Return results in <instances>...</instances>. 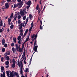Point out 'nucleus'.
<instances>
[{"instance_id": "obj_1", "label": "nucleus", "mask_w": 77, "mask_h": 77, "mask_svg": "<svg viewBox=\"0 0 77 77\" xmlns=\"http://www.w3.org/2000/svg\"><path fill=\"white\" fill-rule=\"evenodd\" d=\"M23 2H21L20 3H17V4H14V6L13 7L14 8H18H18H21L22 7L23 5Z\"/></svg>"}, {"instance_id": "obj_2", "label": "nucleus", "mask_w": 77, "mask_h": 77, "mask_svg": "<svg viewBox=\"0 0 77 77\" xmlns=\"http://www.w3.org/2000/svg\"><path fill=\"white\" fill-rule=\"evenodd\" d=\"M36 42H37V41L36 40H35V42H34V47L33 48V50L34 51H35V52L33 53V54H34L35 52H38V50H37V49L38 48V46L37 45L36 46V45H37V44L36 43Z\"/></svg>"}, {"instance_id": "obj_3", "label": "nucleus", "mask_w": 77, "mask_h": 77, "mask_svg": "<svg viewBox=\"0 0 77 77\" xmlns=\"http://www.w3.org/2000/svg\"><path fill=\"white\" fill-rule=\"evenodd\" d=\"M10 73V77H14V71H12V72L11 71H9Z\"/></svg>"}, {"instance_id": "obj_4", "label": "nucleus", "mask_w": 77, "mask_h": 77, "mask_svg": "<svg viewBox=\"0 0 77 77\" xmlns=\"http://www.w3.org/2000/svg\"><path fill=\"white\" fill-rule=\"evenodd\" d=\"M2 19H0V27H1L2 26V27H3V21L2 20H1Z\"/></svg>"}, {"instance_id": "obj_5", "label": "nucleus", "mask_w": 77, "mask_h": 77, "mask_svg": "<svg viewBox=\"0 0 77 77\" xmlns=\"http://www.w3.org/2000/svg\"><path fill=\"white\" fill-rule=\"evenodd\" d=\"M26 5H32V2H31V1L29 0V1L27 3Z\"/></svg>"}, {"instance_id": "obj_6", "label": "nucleus", "mask_w": 77, "mask_h": 77, "mask_svg": "<svg viewBox=\"0 0 77 77\" xmlns=\"http://www.w3.org/2000/svg\"><path fill=\"white\" fill-rule=\"evenodd\" d=\"M20 15H24V12L21 10L20 11Z\"/></svg>"}, {"instance_id": "obj_7", "label": "nucleus", "mask_w": 77, "mask_h": 77, "mask_svg": "<svg viewBox=\"0 0 77 77\" xmlns=\"http://www.w3.org/2000/svg\"><path fill=\"white\" fill-rule=\"evenodd\" d=\"M17 51H19V52H20V53H21V52H23V49H21V48H20V49H19V50L18 49L17 50H16Z\"/></svg>"}, {"instance_id": "obj_8", "label": "nucleus", "mask_w": 77, "mask_h": 77, "mask_svg": "<svg viewBox=\"0 0 77 77\" xmlns=\"http://www.w3.org/2000/svg\"><path fill=\"white\" fill-rule=\"evenodd\" d=\"M22 27H23V25L21 24H20L19 25V29H22Z\"/></svg>"}, {"instance_id": "obj_9", "label": "nucleus", "mask_w": 77, "mask_h": 77, "mask_svg": "<svg viewBox=\"0 0 77 77\" xmlns=\"http://www.w3.org/2000/svg\"><path fill=\"white\" fill-rule=\"evenodd\" d=\"M2 75V77H5V72H3V74L2 73L1 74V76Z\"/></svg>"}, {"instance_id": "obj_10", "label": "nucleus", "mask_w": 77, "mask_h": 77, "mask_svg": "<svg viewBox=\"0 0 77 77\" xmlns=\"http://www.w3.org/2000/svg\"><path fill=\"white\" fill-rule=\"evenodd\" d=\"M11 66L12 68H14L15 67V63H13L11 65Z\"/></svg>"}, {"instance_id": "obj_11", "label": "nucleus", "mask_w": 77, "mask_h": 77, "mask_svg": "<svg viewBox=\"0 0 77 77\" xmlns=\"http://www.w3.org/2000/svg\"><path fill=\"white\" fill-rule=\"evenodd\" d=\"M4 4H5V2L4 1L1 2L0 5H1V6H2L3 5H4Z\"/></svg>"}, {"instance_id": "obj_12", "label": "nucleus", "mask_w": 77, "mask_h": 77, "mask_svg": "<svg viewBox=\"0 0 77 77\" xmlns=\"http://www.w3.org/2000/svg\"><path fill=\"white\" fill-rule=\"evenodd\" d=\"M26 34H27V33H26V32H25L24 33V35L22 36V39H24V37L26 36Z\"/></svg>"}, {"instance_id": "obj_13", "label": "nucleus", "mask_w": 77, "mask_h": 77, "mask_svg": "<svg viewBox=\"0 0 77 77\" xmlns=\"http://www.w3.org/2000/svg\"><path fill=\"white\" fill-rule=\"evenodd\" d=\"M33 18V16H32V15L31 14H29V18L30 20H31L32 18Z\"/></svg>"}, {"instance_id": "obj_14", "label": "nucleus", "mask_w": 77, "mask_h": 77, "mask_svg": "<svg viewBox=\"0 0 77 77\" xmlns=\"http://www.w3.org/2000/svg\"><path fill=\"white\" fill-rule=\"evenodd\" d=\"M6 60L7 61H9V60H10V58H9V56H7L6 57Z\"/></svg>"}, {"instance_id": "obj_15", "label": "nucleus", "mask_w": 77, "mask_h": 77, "mask_svg": "<svg viewBox=\"0 0 77 77\" xmlns=\"http://www.w3.org/2000/svg\"><path fill=\"white\" fill-rule=\"evenodd\" d=\"M17 65L19 66V67L21 66V64L20 63V61H19V60H18L17 61Z\"/></svg>"}, {"instance_id": "obj_16", "label": "nucleus", "mask_w": 77, "mask_h": 77, "mask_svg": "<svg viewBox=\"0 0 77 77\" xmlns=\"http://www.w3.org/2000/svg\"><path fill=\"white\" fill-rule=\"evenodd\" d=\"M18 72H14V75H16L17 77V76H18Z\"/></svg>"}, {"instance_id": "obj_17", "label": "nucleus", "mask_w": 77, "mask_h": 77, "mask_svg": "<svg viewBox=\"0 0 77 77\" xmlns=\"http://www.w3.org/2000/svg\"><path fill=\"white\" fill-rule=\"evenodd\" d=\"M32 56L31 57V59L30 60H29V65H30V64H31V63H32Z\"/></svg>"}, {"instance_id": "obj_18", "label": "nucleus", "mask_w": 77, "mask_h": 77, "mask_svg": "<svg viewBox=\"0 0 77 77\" xmlns=\"http://www.w3.org/2000/svg\"><path fill=\"white\" fill-rule=\"evenodd\" d=\"M14 17V13H12L11 15L10 16V18L11 19L12 18V17Z\"/></svg>"}, {"instance_id": "obj_19", "label": "nucleus", "mask_w": 77, "mask_h": 77, "mask_svg": "<svg viewBox=\"0 0 77 77\" xmlns=\"http://www.w3.org/2000/svg\"><path fill=\"white\" fill-rule=\"evenodd\" d=\"M31 26L30 27L33 28V26H34V25L33 24V22H32L31 23Z\"/></svg>"}, {"instance_id": "obj_20", "label": "nucleus", "mask_w": 77, "mask_h": 77, "mask_svg": "<svg viewBox=\"0 0 77 77\" xmlns=\"http://www.w3.org/2000/svg\"><path fill=\"white\" fill-rule=\"evenodd\" d=\"M15 46L16 47L15 51H16L17 50H18V44H16Z\"/></svg>"}, {"instance_id": "obj_21", "label": "nucleus", "mask_w": 77, "mask_h": 77, "mask_svg": "<svg viewBox=\"0 0 77 77\" xmlns=\"http://www.w3.org/2000/svg\"><path fill=\"white\" fill-rule=\"evenodd\" d=\"M9 63V62L8 61H7L5 63V65H8Z\"/></svg>"}, {"instance_id": "obj_22", "label": "nucleus", "mask_w": 77, "mask_h": 77, "mask_svg": "<svg viewBox=\"0 0 77 77\" xmlns=\"http://www.w3.org/2000/svg\"><path fill=\"white\" fill-rule=\"evenodd\" d=\"M14 25L13 24L11 25L10 26V28L11 29H14Z\"/></svg>"}, {"instance_id": "obj_23", "label": "nucleus", "mask_w": 77, "mask_h": 77, "mask_svg": "<svg viewBox=\"0 0 77 77\" xmlns=\"http://www.w3.org/2000/svg\"><path fill=\"white\" fill-rule=\"evenodd\" d=\"M36 10H38V9L39 10V5L38 4L37 5V6L36 7Z\"/></svg>"}, {"instance_id": "obj_24", "label": "nucleus", "mask_w": 77, "mask_h": 77, "mask_svg": "<svg viewBox=\"0 0 77 77\" xmlns=\"http://www.w3.org/2000/svg\"><path fill=\"white\" fill-rule=\"evenodd\" d=\"M11 54V53H10V51H7V55H8V56H9V55H10Z\"/></svg>"}, {"instance_id": "obj_25", "label": "nucleus", "mask_w": 77, "mask_h": 77, "mask_svg": "<svg viewBox=\"0 0 77 77\" xmlns=\"http://www.w3.org/2000/svg\"><path fill=\"white\" fill-rule=\"evenodd\" d=\"M13 40L14 41V42H15V43H16V42H17V38H14Z\"/></svg>"}, {"instance_id": "obj_26", "label": "nucleus", "mask_w": 77, "mask_h": 77, "mask_svg": "<svg viewBox=\"0 0 77 77\" xmlns=\"http://www.w3.org/2000/svg\"><path fill=\"white\" fill-rule=\"evenodd\" d=\"M12 50L13 53H15V51H16L15 50V48H14V47L12 48Z\"/></svg>"}, {"instance_id": "obj_27", "label": "nucleus", "mask_w": 77, "mask_h": 77, "mask_svg": "<svg viewBox=\"0 0 77 77\" xmlns=\"http://www.w3.org/2000/svg\"><path fill=\"white\" fill-rule=\"evenodd\" d=\"M1 70H4L5 67H4L2 66L1 67Z\"/></svg>"}, {"instance_id": "obj_28", "label": "nucleus", "mask_w": 77, "mask_h": 77, "mask_svg": "<svg viewBox=\"0 0 77 77\" xmlns=\"http://www.w3.org/2000/svg\"><path fill=\"white\" fill-rule=\"evenodd\" d=\"M32 27H30L29 29V32H32Z\"/></svg>"}, {"instance_id": "obj_29", "label": "nucleus", "mask_w": 77, "mask_h": 77, "mask_svg": "<svg viewBox=\"0 0 77 77\" xmlns=\"http://www.w3.org/2000/svg\"><path fill=\"white\" fill-rule=\"evenodd\" d=\"M29 36H27V37L26 38V41H28L29 40Z\"/></svg>"}, {"instance_id": "obj_30", "label": "nucleus", "mask_w": 77, "mask_h": 77, "mask_svg": "<svg viewBox=\"0 0 77 77\" xmlns=\"http://www.w3.org/2000/svg\"><path fill=\"white\" fill-rule=\"evenodd\" d=\"M4 60V57H1V62H3V60Z\"/></svg>"}, {"instance_id": "obj_31", "label": "nucleus", "mask_w": 77, "mask_h": 77, "mask_svg": "<svg viewBox=\"0 0 77 77\" xmlns=\"http://www.w3.org/2000/svg\"><path fill=\"white\" fill-rule=\"evenodd\" d=\"M2 52H5V48H2Z\"/></svg>"}, {"instance_id": "obj_32", "label": "nucleus", "mask_w": 77, "mask_h": 77, "mask_svg": "<svg viewBox=\"0 0 77 77\" xmlns=\"http://www.w3.org/2000/svg\"><path fill=\"white\" fill-rule=\"evenodd\" d=\"M21 36H18V37L17 38V40H20V39H21Z\"/></svg>"}, {"instance_id": "obj_33", "label": "nucleus", "mask_w": 77, "mask_h": 77, "mask_svg": "<svg viewBox=\"0 0 77 77\" xmlns=\"http://www.w3.org/2000/svg\"><path fill=\"white\" fill-rule=\"evenodd\" d=\"M23 57H25L26 56V52H25V51H24V52L23 53Z\"/></svg>"}, {"instance_id": "obj_34", "label": "nucleus", "mask_w": 77, "mask_h": 77, "mask_svg": "<svg viewBox=\"0 0 77 77\" xmlns=\"http://www.w3.org/2000/svg\"><path fill=\"white\" fill-rule=\"evenodd\" d=\"M17 23L18 24H21V21L20 20H18L17 21Z\"/></svg>"}, {"instance_id": "obj_35", "label": "nucleus", "mask_w": 77, "mask_h": 77, "mask_svg": "<svg viewBox=\"0 0 77 77\" xmlns=\"http://www.w3.org/2000/svg\"><path fill=\"white\" fill-rule=\"evenodd\" d=\"M17 18L18 19H20L21 18V15H19L18 16Z\"/></svg>"}, {"instance_id": "obj_36", "label": "nucleus", "mask_w": 77, "mask_h": 77, "mask_svg": "<svg viewBox=\"0 0 77 77\" xmlns=\"http://www.w3.org/2000/svg\"><path fill=\"white\" fill-rule=\"evenodd\" d=\"M30 5H29L27 6L26 7V9H27V10H28V9H29V8H30Z\"/></svg>"}, {"instance_id": "obj_37", "label": "nucleus", "mask_w": 77, "mask_h": 77, "mask_svg": "<svg viewBox=\"0 0 77 77\" xmlns=\"http://www.w3.org/2000/svg\"><path fill=\"white\" fill-rule=\"evenodd\" d=\"M19 32L20 33H23V29H20Z\"/></svg>"}, {"instance_id": "obj_38", "label": "nucleus", "mask_w": 77, "mask_h": 77, "mask_svg": "<svg viewBox=\"0 0 77 77\" xmlns=\"http://www.w3.org/2000/svg\"><path fill=\"white\" fill-rule=\"evenodd\" d=\"M11 20H12V19H10L9 18L8 19V22H11Z\"/></svg>"}, {"instance_id": "obj_39", "label": "nucleus", "mask_w": 77, "mask_h": 77, "mask_svg": "<svg viewBox=\"0 0 77 77\" xmlns=\"http://www.w3.org/2000/svg\"><path fill=\"white\" fill-rule=\"evenodd\" d=\"M35 34H34L33 35H32L31 38H32V39H33L35 37Z\"/></svg>"}, {"instance_id": "obj_40", "label": "nucleus", "mask_w": 77, "mask_h": 77, "mask_svg": "<svg viewBox=\"0 0 77 77\" xmlns=\"http://www.w3.org/2000/svg\"><path fill=\"white\" fill-rule=\"evenodd\" d=\"M23 48H24V45H22V48H21L22 49V50H23Z\"/></svg>"}, {"instance_id": "obj_41", "label": "nucleus", "mask_w": 77, "mask_h": 77, "mask_svg": "<svg viewBox=\"0 0 77 77\" xmlns=\"http://www.w3.org/2000/svg\"><path fill=\"white\" fill-rule=\"evenodd\" d=\"M20 36H23V33L20 32L19 34Z\"/></svg>"}, {"instance_id": "obj_42", "label": "nucleus", "mask_w": 77, "mask_h": 77, "mask_svg": "<svg viewBox=\"0 0 77 77\" xmlns=\"http://www.w3.org/2000/svg\"><path fill=\"white\" fill-rule=\"evenodd\" d=\"M26 16H25L23 17V20H26Z\"/></svg>"}, {"instance_id": "obj_43", "label": "nucleus", "mask_w": 77, "mask_h": 77, "mask_svg": "<svg viewBox=\"0 0 77 77\" xmlns=\"http://www.w3.org/2000/svg\"><path fill=\"white\" fill-rule=\"evenodd\" d=\"M21 40H19V41L18 42V44H21Z\"/></svg>"}, {"instance_id": "obj_44", "label": "nucleus", "mask_w": 77, "mask_h": 77, "mask_svg": "<svg viewBox=\"0 0 77 77\" xmlns=\"http://www.w3.org/2000/svg\"><path fill=\"white\" fill-rule=\"evenodd\" d=\"M7 46H8V44H5L4 45L5 47H7Z\"/></svg>"}, {"instance_id": "obj_45", "label": "nucleus", "mask_w": 77, "mask_h": 77, "mask_svg": "<svg viewBox=\"0 0 77 77\" xmlns=\"http://www.w3.org/2000/svg\"><path fill=\"white\" fill-rule=\"evenodd\" d=\"M6 73L7 75L9 74V71H6Z\"/></svg>"}, {"instance_id": "obj_46", "label": "nucleus", "mask_w": 77, "mask_h": 77, "mask_svg": "<svg viewBox=\"0 0 77 77\" xmlns=\"http://www.w3.org/2000/svg\"><path fill=\"white\" fill-rule=\"evenodd\" d=\"M28 31H29V29H26V30L25 31V33H27Z\"/></svg>"}, {"instance_id": "obj_47", "label": "nucleus", "mask_w": 77, "mask_h": 77, "mask_svg": "<svg viewBox=\"0 0 77 77\" xmlns=\"http://www.w3.org/2000/svg\"><path fill=\"white\" fill-rule=\"evenodd\" d=\"M9 7V5H7L5 6V8H6V9H8Z\"/></svg>"}, {"instance_id": "obj_48", "label": "nucleus", "mask_w": 77, "mask_h": 77, "mask_svg": "<svg viewBox=\"0 0 77 77\" xmlns=\"http://www.w3.org/2000/svg\"><path fill=\"white\" fill-rule=\"evenodd\" d=\"M5 38H3L2 40V42H5Z\"/></svg>"}, {"instance_id": "obj_49", "label": "nucleus", "mask_w": 77, "mask_h": 77, "mask_svg": "<svg viewBox=\"0 0 77 77\" xmlns=\"http://www.w3.org/2000/svg\"><path fill=\"white\" fill-rule=\"evenodd\" d=\"M11 45L12 47H14V45H15L14 43H12L11 44Z\"/></svg>"}, {"instance_id": "obj_50", "label": "nucleus", "mask_w": 77, "mask_h": 77, "mask_svg": "<svg viewBox=\"0 0 77 77\" xmlns=\"http://www.w3.org/2000/svg\"><path fill=\"white\" fill-rule=\"evenodd\" d=\"M40 29L41 30H42V25H40Z\"/></svg>"}, {"instance_id": "obj_51", "label": "nucleus", "mask_w": 77, "mask_h": 77, "mask_svg": "<svg viewBox=\"0 0 77 77\" xmlns=\"http://www.w3.org/2000/svg\"><path fill=\"white\" fill-rule=\"evenodd\" d=\"M24 24H25V22L22 23H21L20 24H21V25H22L23 26H24Z\"/></svg>"}, {"instance_id": "obj_52", "label": "nucleus", "mask_w": 77, "mask_h": 77, "mask_svg": "<svg viewBox=\"0 0 77 77\" xmlns=\"http://www.w3.org/2000/svg\"><path fill=\"white\" fill-rule=\"evenodd\" d=\"M17 14H16L14 16V18H17Z\"/></svg>"}, {"instance_id": "obj_53", "label": "nucleus", "mask_w": 77, "mask_h": 77, "mask_svg": "<svg viewBox=\"0 0 77 77\" xmlns=\"http://www.w3.org/2000/svg\"><path fill=\"white\" fill-rule=\"evenodd\" d=\"M26 42H27V41H26V40H25V41L23 43L22 45H24V44H25V43H26Z\"/></svg>"}, {"instance_id": "obj_54", "label": "nucleus", "mask_w": 77, "mask_h": 77, "mask_svg": "<svg viewBox=\"0 0 77 77\" xmlns=\"http://www.w3.org/2000/svg\"><path fill=\"white\" fill-rule=\"evenodd\" d=\"M28 22H27V21H26V22L25 23V24L24 27L26 26V25H27V23Z\"/></svg>"}, {"instance_id": "obj_55", "label": "nucleus", "mask_w": 77, "mask_h": 77, "mask_svg": "<svg viewBox=\"0 0 77 77\" xmlns=\"http://www.w3.org/2000/svg\"><path fill=\"white\" fill-rule=\"evenodd\" d=\"M8 3H6L5 4V6H8Z\"/></svg>"}, {"instance_id": "obj_56", "label": "nucleus", "mask_w": 77, "mask_h": 77, "mask_svg": "<svg viewBox=\"0 0 77 77\" xmlns=\"http://www.w3.org/2000/svg\"><path fill=\"white\" fill-rule=\"evenodd\" d=\"M5 67L6 68H9V65H8L7 66H6Z\"/></svg>"}, {"instance_id": "obj_57", "label": "nucleus", "mask_w": 77, "mask_h": 77, "mask_svg": "<svg viewBox=\"0 0 77 77\" xmlns=\"http://www.w3.org/2000/svg\"><path fill=\"white\" fill-rule=\"evenodd\" d=\"M3 27H6V23H4V26H3Z\"/></svg>"}, {"instance_id": "obj_58", "label": "nucleus", "mask_w": 77, "mask_h": 77, "mask_svg": "<svg viewBox=\"0 0 77 77\" xmlns=\"http://www.w3.org/2000/svg\"><path fill=\"white\" fill-rule=\"evenodd\" d=\"M3 32V29H0V33H2Z\"/></svg>"}, {"instance_id": "obj_59", "label": "nucleus", "mask_w": 77, "mask_h": 77, "mask_svg": "<svg viewBox=\"0 0 77 77\" xmlns=\"http://www.w3.org/2000/svg\"><path fill=\"white\" fill-rule=\"evenodd\" d=\"M20 73L21 74H23V70H20Z\"/></svg>"}, {"instance_id": "obj_60", "label": "nucleus", "mask_w": 77, "mask_h": 77, "mask_svg": "<svg viewBox=\"0 0 77 77\" xmlns=\"http://www.w3.org/2000/svg\"><path fill=\"white\" fill-rule=\"evenodd\" d=\"M28 71V68H26V71H25V72H27Z\"/></svg>"}, {"instance_id": "obj_61", "label": "nucleus", "mask_w": 77, "mask_h": 77, "mask_svg": "<svg viewBox=\"0 0 77 77\" xmlns=\"http://www.w3.org/2000/svg\"><path fill=\"white\" fill-rule=\"evenodd\" d=\"M29 20V17H27V18L26 19V21H27L28 22V21Z\"/></svg>"}, {"instance_id": "obj_62", "label": "nucleus", "mask_w": 77, "mask_h": 77, "mask_svg": "<svg viewBox=\"0 0 77 77\" xmlns=\"http://www.w3.org/2000/svg\"><path fill=\"white\" fill-rule=\"evenodd\" d=\"M40 23L41 24L40 25H42V20H40Z\"/></svg>"}, {"instance_id": "obj_63", "label": "nucleus", "mask_w": 77, "mask_h": 77, "mask_svg": "<svg viewBox=\"0 0 77 77\" xmlns=\"http://www.w3.org/2000/svg\"><path fill=\"white\" fill-rule=\"evenodd\" d=\"M35 38H37V37H38V35L37 34H36L35 35Z\"/></svg>"}, {"instance_id": "obj_64", "label": "nucleus", "mask_w": 77, "mask_h": 77, "mask_svg": "<svg viewBox=\"0 0 77 77\" xmlns=\"http://www.w3.org/2000/svg\"><path fill=\"white\" fill-rule=\"evenodd\" d=\"M25 76L26 77H27V73H26L25 74Z\"/></svg>"}]
</instances>
